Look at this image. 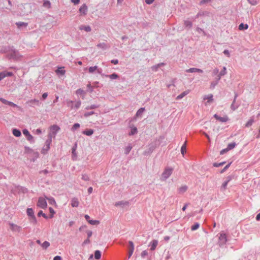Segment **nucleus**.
Instances as JSON below:
<instances>
[{"label":"nucleus","mask_w":260,"mask_h":260,"mask_svg":"<svg viewBox=\"0 0 260 260\" xmlns=\"http://www.w3.org/2000/svg\"><path fill=\"white\" fill-rule=\"evenodd\" d=\"M60 130V127L57 125H51L49 127V133L48 134L49 138H54L56 136L57 132Z\"/></svg>","instance_id":"f257e3e1"},{"label":"nucleus","mask_w":260,"mask_h":260,"mask_svg":"<svg viewBox=\"0 0 260 260\" xmlns=\"http://www.w3.org/2000/svg\"><path fill=\"white\" fill-rule=\"evenodd\" d=\"M37 205L41 208H46L47 206L46 200L43 197L39 198Z\"/></svg>","instance_id":"f03ea898"},{"label":"nucleus","mask_w":260,"mask_h":260,"mask_svg":"<svg viewBox=\"0 0 260 260\" xmlns=\"http://www.w3.org/2000/svg\"><path fill=\"white\" fill-rule=\"evenodd\" d=\"M9 228L11 231L19 233L21 231V227L13 223H9Z\"/></svg>","instance_id":"7ed1b4c3"},{"label":"nucleus","mask_w":260,"mask_h":260,"mask_svg":"<svg viewBox=\"0 0 260 260\" xmlns=\"http://www.w3.org/2000/svg\"><path fill=\"white\" fill-rule=\"evenodd\" d=\"M173 171L172 168H166L163 173L161 174V177L166 179L172 174Z\"/></svg>","instance_id":"20e7f679"},{"label":"nucleus","mask_w":260,"mask_h":260,"mask_svg":"<svg viewBox=\"0 0 260 260\" xmlns=\"http://www.w3.org/2000/svg\"><path fill=\"white\" fill-rule=\"evenodd\" d=\"M227 241L226 236L224 234H220L219 237V245L221 246L226 243Z\"/></svg>","instance_id":"39448f33"},{"label":"nucleus","mask_w":260,"mask_h":260,"mask_svg":"<svg viewBox=\"0 0 260 260\" xmlns=\"http://www.w3.org/2000/svg\"><path fill=\"white\" fill-rule=\"evenodd\" d=\"M226 68L225 67H224L223 68L222 70L218 75V78H217V81L216 82V83L214 84L211 83V85L213 87H214L217 84L218 81L220 79L221 77L222 76H223L226 74Z\"/></svg>","instance_id":"423d86ee"},{"label":"nucleus","mask_w":260,"mask_h":260,"mask_svg":"<svg viewBox=\"0 0 260 260\" xmlns=\"http://www.w3.org/2000/svg\"><path fill=\"white\" fill-rule=\"evenodd\" d=\"M27 214L28 216H30L32 218L33 222L34 224L37 223V219L34 215V211L32 208H28L27 209Z\"/></svg>","instance_id":"0eeeda50"},{"label":"nucleus","mask_w":260,"mask_h":260,"mask_svg":"<svg viewBox=\"0 0 260 260\" xmlns=\"http://www.w3.org/2000/svg\"><path fill=\"white\" fill-rule=\"evenodd\" d=\"M51 143V140H48L46 141V145L44 148H43L42 150V153L45 154L47 152V151L50 149V145Z\"/></svg>","instance_id":"6e6552de"},{"label":"nucleus","mask_w":260,"mask_h":260,"mask_svg":"<svg viewBox=\"0 0 260 260\" xmlns=\"http://www.w3.org/2000/svg\"><path fill=\"white\" fill-rule=\"evenodd\" d=\"M13 73L12 72L4 71L0 73V81L6 77H10L13 76Z\"/></svg>","instance_id":"1a4fd4ad"},{"label":"nucleus","mask_w":260,"mask_h":260,"mask_svg":"<svg viewBox=\"0 0 260 260\" xmlns=\"http://www.w3.org/2000/svg\"><path fill=\"white\" fill-rule=\"evenodd\" d=\"M214 117L218 120L222 122H225L229 120V117L227 116L220 117L217 114H215Z\"/></svg>","instance_id":"9d476101"},{"label":"nucleus","mask_w":260,"mask_h":260,"mask_svg":"<svg viewBox=\"0 0 260 260\" xmlns=\"http://www.w3.org/2000/svg\"><path fill=\"white\" fill-rule=\"evenodd\" d=\"M128 243L129 245L128 258H130L131 256L132 255L134 250V244L132 241H129Z\"/></svg>","instance_id":"9b49d317"},{"label":"nucleus","mask_w":260,"mask_h":260,"mask_svg":"<svg viewBox=\"0 0 260 260\" xmlns=\"http://www.w3.org/2000/svg\"><path fill=\"white\" fill-rule=\"evenodd\" d=\"M0 101L4 104L8 105L12 107H17V105L11 102L8 101L3 98H1Z\"/></svg>","instance_id":"f8f14e48"},{"label":"nucleus","mask_w":260,"mask_h":260,"mask_svg":"<svg viewBox=\"0 0 260 260\" xmlns=\"http://www.w3.org/2000/svg\"><path fill=\"white\" fill-rule=\"evenodd\" d=\"M81 14L85 15L87 12V7L85 4L83 5L79 9Z\"/></svg>","instance_id":"ddd939ff"},{"label":"nucleus","mask_w":260,"mask_h":260,"mask_svg":"<svg viewBox=\"0 0 260 260\" xmlns=\"http://www.w3.org/2000/svg\"><path fill=\"white\" fill-rule=\"evenodd\" d=\"M186 72L187 73H193V72H198V73H203V71L202 70H201L200 69L194 68H190L188 70H186Z\"/></svg>","instance_id":"4468645a"},{"label":"nucleus","mask_w":260,"mask_h":260,"mask_svg":"<svg viewBox=\"0 0 260 260\" xmlns=\"http://www.w3.org/2000/svg\"><path fill=\"white\" fill-rule=\"evenodd\" d=\"M204 101L207 100V103H210L213 102V95L212 94H209L206 95H205L203 98Z\"/></svg>","instance_id":"2eb2a0df"},{"label":"nucleus","mask_w":260,"mask_h":260,"mask_svg":"<svg viewBox=\"0 0 260 260\" xmlns=\"http://www.w3.org/2000/svg\"><path fill=\"white\" fill-rule=\"evenodd\" d=\"M55 73L58 75H64L66 71L64 70V67H60L55 71Z\"/></svg>","instance_id":"dca6fc26"},{"label":"nucleus","mask_w":260,"mask_h":260,"mask_svg":"<svg viewBox=\"0 0 260 260\" xmlns=\"http://www.w3.org/2000/svg\"><path fill=\"white\" fill-rule=\"evenodd\" d=\"M88 71L90 73H93L95 71H97L99 73H101L100 69H99L96 66L90 67L88 69Z\"/></svg>","instance_id":"f3484780"},{"label":"nucleus","mask_w":260,"mask_h":260,"mask_svg":"<svg viewBox=\"0 0 260 260\" xmlns=\"http://www.w3.org/2000/svg\"><path fill=\"white\" fill-rule=\"evenodd\" d=\"M79 201L76 198H73L71 201V205L73 207H77L79 205Z\"/></svg>","instance_id":"a211bd4d"},{"label":"nucleus","mask_w":260,"mask_h":260,"mask_svg":"<svg viewBox=\"0 0 260 260\" xmlns=\"http://www.w3.org/2000/svg\"><path fill=\"white\" fill-rule=\"evenodd\" d=\"M158 244V241L156 240H154L151 242V247L150 249L151 250H154L155 249L157 245Z\"/></svg>","instance_id":"6ab92c4d"},{"label":"nucleus","mask_w":260,"mask_h":260,"mask_svg":"<svg viewBox=\"0 0 260 260\" xmlns=\"http://www.w3.org/2000/svg\"><path fill=\"white\" fill-rule=\"evenodd\" d=\"M23 134L24 135L28 137L27 138V139L28 140H31L32 139V136L31 135H30L29 132H28V130H27V129H23Z\"/></svg>","instance_id":"aec40b11"},{"label":"nucleus","mask_w":260,"mask_h":260,"mask_svg":"<svg viewBox=\"0 0 260 260\" xmlns=\"http://www.w3.org/2000/svg\"><path fill=\"white\" fill-rule=\"evenodd\" d=\"M13 134L15 137H19L21 136V133L19 130L17 129H14L13 130Z\"/></svg>","instance_id":"412c9836"},{"label":"nucleus","mask_w":260,"mask_h":260,"mask_svg":"<svg viewBox=\"0 0 260 260\" xmlns=\"http://www.w3.org/2000/svg\"><path fill=\"white\" fill-rule=\"evenodd\" d=\"M188 93H189L188 91H185L183 92H182V93H181L180 94H179V95H178L176 98V99L177 100L181 99L183 98L184 96L187 95Z\"/></svg>","instance_id":"4be33fe9"},{"label":"nucleus","mask_w":260,"mask_h":260,"mask_svg":"<svg viewBox=\"0 0 260 260\" xmlns=\"http://www.w3.org/2000/svg\"><path fill=\"white\" fill-rule=\"evenodd\" d=\"M101 257L100 251L96 250L94 252V258L95 259H99Z\"/></svg>","instance_id":"5701e85b"},{"label":"nucleus","mask_w":260,"mask_h":260,"mask_svg":"<svg viewBox=\"0 0 260 260\" xmlns=\"http://www.w3.org/2000/svg\"><path fill=\"white\" fill-rule=\"evenodd\" d=\"M93 133V131L91 129H87L83 132V134H85L87 136H91Z\"/></svg>","instance_id":"b1692460"},{"label":"nucleus","mask_w":260,"mask_h":260,"mask_svg":"<svg viewBox=\"0 0 260 260\" xmlns=\"http://www.w3.org/2000/svg\"><path fill=\"white\" fill-rule=\"evenodd\" d=\"M186 142L185 143L181 146V153L182 155H184L185 153L186 152Z\"/></svg>","instance_id":"393cba45"},{"label":"nucleus","mask_w":260,"mask_h":260,"mask_svg":"<svg viewBox=\"0 0 260 260\" xmlns=\"http://www.w3.org/2000/svg\"><path fill=\"white\" fill-rule=\"evenodd\" d=\"M248 27V25L247 24H244L243 23H241L239 25V30H243L244 29H247Z\"/></svg>","instance_id":"a878e982"},{"label":"nucleus","mask_w":260,"mask_h":260,"mask_svg":"<svg viewBox=\"0 0 260 260\" xmlns=\"http://www.w3.org/2000/svg\"><path fill=\"white\" fill-rule=\"evenodd\" d=\"M231 179H232L231 177L229 176L228 177V180L226 181H225L224 183H223V184L222 185V187L225 189L226 188L229 182L231 180Z\"/></svg>","instance_id":"bb28decb"},{"label":"nucleus","mask_w":260,"mask_h":260,"mask_svg":"<svg viewBox=\"0 0 260 260\" xmlns=\"http://www.w3.org/2000/svg\"><path fill=\"white\" fill-rule=\"evenodd\" d=\"M81 30H85L87 32H89L91 31V28L89 26H82L80 27Z\"/></svg>","instance_id":"cd10ccee"},{"label":"nucleus","mask_w":260,"mask_h":260,"mask_svg":"<svg viewBox=\"0 0 260 260\" xmlns=\"http://www.w3.org/2000/svg\"><path fill=\"white\" fill-rule=\"evenodd\" d=\"M88 222L91 225H98L100 223V221L96 220H88Z\"/></svg>","instance_id":"c85d7f7f"},{"label":"nucleus","mask_w":260,"mask_h":260,"mask_svg":"<svg viewBox=\"0 0 260 260\" xmlns=\"http://www.w3.org/2000/svg\"><path fill=\"white\" fill-rule=\"evenodd\" d=\"M106 77H109V78H110L111 79H115L117 78L118 76L116 74L113 73L111 75H106Z\"/></svg>","instance_id":"c756f323"},{"label":"nucleus","mask_w":260,"mask_h":260,"mask_svg":"<svg viewBox=\"0 0 260 260\" xmlns=\"http://www.w3.org/2000/svg\"><path fill=\"white\" fill-rule=\"evenodd\" d=\"M50 246V243L47 241L44 242L42 244V246L43 248L46 249Z\"/></svg>","instance_id":"7c9ffc66"},{"label":"nucleus","mask_w":260,"mask_h":260,"mask_svg":"<svg viewBox=\"0 0 260 260\" xmlns=\"http://www.w3.org/2000/svg\"><path fill=\"white\" fill-rule=\"evenodd\" d=\"M235 146H236V143L235 142H233V143L229 144L227 148L229 151L230 150L233 149L235 147Z\"/></svg>","instance_id":"2f4dec72"},{"label":"nucleus","mask_w":260,"mask_h":260,"mask_svg":"<svg viewBox=\"0 0 260 260\" xmlns=\"http://www.w3.org/2000/svg\"><path fill=\"white\" fill-rule=\"evenodd\" d=\"M137 133V128L136 127H132L129 135H133Z\"/></svg>","instance_id":"473e14b6"},{"label":"nucleus","mask_w":260,"mask_h":260,"mask_svg":"<svg viewBox=\"0 0 260 260\" xmlns=\"http://www.w3.org/2000/svg\"><path fill=\"white\" fill-rule=\"evenodd\" d=\"M47 200H48L49 203L50 204H51V205H56V202H55V200L54 199V198H47Z\"/></svg>","instance_id":"72a5a7b5"},{"label":"nucleus","mask_w":260,"mask_h":260,"mask_svg":"<svg viewBox=\"0 0 260 260\" xmlns=\"http://www.w3.org/2000/svg\"><path fill=\"white\" fill-rule=\"evenodd\" d=\"M199 226H200L199 223H196L191 226V229L192 231H195V230H197L199 228Z\"/></svg>","instance_id":"f704fd0d"},{"label":"nucleus","mask_w":260,"mask_h":260,"mask_svg":"<svg viewBox=\"0 0 260 260\" xmlns=\"http://www.w3.org/2000/svg\"><path fill=\"white\" fill-rule=\"evenodd\" d=\"M43 6L44 7H47L48 8H50L51 6V4L49 1H45L43 3Z\"/></svg>","instance_id":"c9c22d12"},{"label":"nucleus","mask_w":260,"mask_h":260,"mask_svg":"<svg viewBox=\"0 0 260 260\" xmlns=\"http://www.w3.org/2000/svg\"><path fill=\"white\" fill-rule=\"evenodd\" d=\"M144 110H145V109L144 108H141L140 109H139L136 114L137 116H138L140 115L141 114L143 113V112L144 111Z\"/></svg>","instance_id":"e433bc0d"},{"label":"nucleus","mask_w":260,"mask_h":260,"mask_svg":"<svg viewBox=\"0 0 260 260\" xmlns=\"http://www.w3.org/2000/svg\"><path fill=\"white\" fill-rule=\"evenodd\" d=\"M253 122V119H250V120H249L247 122L245 126L246 127H249V126H251Z\"/></svg>","instance_id":"4c0bfd02"},{"label":"nucleus","mask_w":260,"mask_h":260,"mask_svg":"<svg viewBox=\"0 0 260 260\" xmlns=\"http://www.w3.org/2000/svg\"><path fill=\"white\" fill-rule=\"evenodd\" d=\"M38 216H43L44 218H47V216L45 215V214H44L42 211H40L38 213Z\"/></svg>","instance_id":"58836bf2"},{"label":"nucleus","mask_w":260,"mask_h":260,"mask_svg":"<svg viewBox=\"0 0 260 260\" xmlns=\"http://www.w3.org/2000/svg\"><path fill=\"white\" fill-rule=\"evenodd\" d=\"M77 94H80V95H84L85 92L83 90L79 89H78L76 91Z\"/></svg>","instance_id":"ea45409f"},{"label":"nucleus","mask_w":260,"mask_h":260,"mask_svg":"<svg viewBox=\"0 0 260 260\" xmlns=\"http://www.w3.org/2000/svg\"><path fill=\"white\" fill-rule=\"evenodd\" d=\"M49 210L50 213H51L50 218H52L54 214L55 213V211L53 210V209L51 207H50L49 208Z\"/></svg>","instance_id":"a19ab883"},{"label":"nucleus","mask_w":260,"mask_h":260,"mask_svg":"<svg viewBox=\"0 0 260 260\" xmlns=\"http://www.w3.org/2000/svg\"><path fill=\"white\" fill-rule=\"evenodd\" d=\"M187 189V187L186 186H182L179 188L180 192H184Z\"/></svg>","instance_id":"79ce46f5"},{"label":"nucleus","mask_w":260,"mask_h":260,"mask_svg":"<svg viewBox=\"0 0 260 260\" xmlns=\"http://www.w3.org/2000/svg\"><path fill=\"white\" fill-rule=\"evenodd\" d=\"M80 127V124L79 123H75L73 125L72 129L73 130H75L77 128H78Z\"/></svg>","instance_id":"37998d69"},{"label":"nucleus","mask_w":260,"mask_h":260,"mask_svg":"<svg viewBox=\"0 0 260 260\" xmlns=\"http://www.w3.org/2000/svg\"><path fill=\"white\" fill-rule=\"evenodd\" d=\"M89 177L87 175L84 174L82 176V179L84 180L87 181L89 180Z\"/></svg>","instance_id":"c03bdc74"},{"label":"nucleus","mask_w":260,"mask_h":260,"mask_svg":"<svg viewBox=\"0 0 260 260\" xmlns=\"http://www.w3.org/2000/svg\"><path fill=\"white\" fill-rule=\"evenodd\" d=\"M28 103H29V104H35V103H39V101L38 100H30L28 102Z\"/></svg>","instance_id":"a18cd8bd"},{"label":"nucleus","mask_w":260,"mask_h":260,"mask_svg":"<svg viewBox=\"0 0 260 260\" xmlns=\"http://www.w3.org/2000/svg\"><path fill=\"white\" fill-rule=\"evenodd\" d=\"M225 162H221V163H214L213 164V166L215 167H220V166H222Z\"/></svg>","instance_id":"49530a36"},{"label":"nucleus","mask_w":260,"mask_h":260,"mask_svg":"<svg viewBox=\"0 0 260 260\" xmlns=\"http://www.w3.org/2000/svg\"><path fill=\"white\" fill-rule=\"evenodd\" d=\"M212 0H202L200 2L201 4H204L205 3H208L212 1Z\"/></svg>","instance_id":"de8ad7c7"},{"label":"nucleus","mask_w":260,"mask_h":260,"mask_svg":"<svg viewBox=\"0 0 260 260\" xmlns=\"http://www.w3.org/2000/svg\"><path fill=\"white\" fill-rule=\"evenodd\" d=\"M229 151V150L228 149V148H225V149H222L220 152V154L221 155H222L224 153H226L228 151Z\"/></svg>","instance_id":"09e8293b"},{"label":"nucleus","mask_w":260,"mask_h":260,"mask_svg":"<svg viewBox=\"0 0 260 260\" xmlns=\"http://www.w3.org/2000/svg\"><path fill=\"white\" fill-rule=\"evenodd\" d=\"M93 114H94V112L93 111H91V112H87V113H85L84 116L85 117H88V116H89L90 115H92Z\"/></svg>","instance_id":"8fccbe9b"},{"label":"nucleus","mask_w":260,"mask_h":260,"mask_svg":"<svg viewBox=\"0 0 260 260\" xmlns=\"http://www.w3.org/2000/svg\"><path fill=\"white\" fill-rule=\"evenodd\" d=\"M81 105V102L79 101V102H77L75 105V107L77 109L79 108L80 107Z\"/></svg>","instance_id":"3c124183"},{"label":"nucleus","mask_w":260,"mask_h":260,"mask_svg":"<svg viewBox=\"0 0 260 260\" xmlns=\"http://www.w3.org/2000/svg\"><path fill=\"white\" fill-rule=\"evenodd\" d=\"M86 233H87V235L88 236V238H89L92 236V231L89 230V231H87Z\"/></svg>","instance_id":"603ef678"},{"label":"nucleus","mask_w":260,"mask_h":260,"mask_svg":"<svg viewBox=\"0 0 260 260\" xmlns=\"http://www.w3.org/2000/svg\"><path fill=\"white\" fill-rule=\"evenodd\" d=\"M16 24L17 25V26L18 27H20V26H26V25L25 24V23L24 22H19V23H17Z\"/></svg>","instance_id":"864d4df0"},{"label":"nucleus","mask_w":260,"mask_h":260,"mask_svg":"<svg viewBox=\"0 0 260 260\" xmlns=\"http://www.w3.org/2000/svg\"><path fill=\"white\" fill-rule=\"evenodd\" d=\"M203 134L206 137V138L208 139L209 142H210V138L209 136L205 132H203Z\"/></svg>","instance_id":"5fc2aeb1"},{"label":"nucleus","mask_w":260,"mask_h":260,"mask_svg":"<svg viewBox=\"0 0 260 260\" xmlns=\"http://www.w3.org/2000/svg\"><path fill=\"white\" fill-rule=\"evenodd\" d=\"M218 72H219V70L217 68L214 69V70L213 71V73L215 75L218 74Z\"/></svg>","instance_id":"6e6d98bb"},{"label":"nucleus","mask_w":260,"mask_h":260,"mask_svg":"<svg viewBox=\"0 0 260 260\" xmlns=\"http://www.w3.org/2000/svg\"><path fill=\"white\" fill-rule=\"evenodd\" d=\"M146 255H147V252L146 251V250H144L141 253V256L142 257H144L145 256H146Z\"/></svg>","instance_id":"4d7b16f0"},{"label":"nucleus","mask_w":260,"mask_h":260,"mask_svg":"<svg viewBox=\"0 0 260 260\" xmlns=\"http://www.w3.org/2000/svg\"><path fill=\"white\" fill-rule=\"evenodd\" d=\"M223 53L227 55L228 56H230V53L228 50H224Z\"/></svg>","instance_id":"13d9d810"},{"label":"nucleus","mask_w":260,"mask_h":260,"mask_svg":"<svg viewBox=\"0 0 260 260\" xmlns=\"http://www.w3.org/2000/svg\"><path fill=\"white\" fill-rule=\"evenodd\" d=\"M154 0H145V2L147 4H152L154 2Z\"/></svg>","instance_id":"bf43d9fd"},{"label":"nucleus","mask_w":260,"mask_h":260,"mask_svg":"<svg viewBox=\"0 0 260 260\" xmlns=\"http://www.w3.org/2000/svg\"><path fill=\"white\" fill-rule=\"evenodd\" d=\"M71 2L74 4H78L80 2V0H71Z\"/></svg>","instance_id":"052dcab7"},{"label":"nucleus","mask_w":260,"mask_h":260,"mask_svg":"<svg viewBox=\"0 0 260 260\" xmlns=\"http://www.w3.org/2000/svg\"><path fill=\"white\" fill-rule=\"evenodd\" d=\"M111 63L114 64H117L118 62V61L117 59H115V60H112L111 61Z\"/></svg>","instance_id":"680f3d73"},{"label":"nucleus","mask_w":260,"mask_h":260,"mask_svg":"<svg viewBox=\"0 0 260 260\" xmlns=\"http://www.w3.org/2000/svg\"><path fill=\"white\" fill-rule=\"evenodd\" d=\"M61 257L60 256H56L54 257L53 260H61Z\"/></svg>","instance_id":"e2e57ef3"},{"label":"nucleus","mask_w":260,"mask_h":260,"mask_svg":"<svg viewBox=\"0 0 260 260\" xmlns=\"http://www.w3.org/2000/svg\"><path fill=\"white\" fill-rule=\"evenodd\" d=\"M67 104H68L69 106H71V107H72V105L73 104V102L72 101H68L67 102Z\"/></svg>","instance_id":"0e129e2a"},{"label":"nucleus","mask_w":260,"mask_h":260,"mask_svg":"<svg viewBox=\"0 0 260 260\" xmlns=\"http://www.w3.org/2000/svg\"><path fill=\"white\" fill-rule=\"evenodd\" d=\"M48 94L47 93H44L42 95L43 99H45L47 97Z\"/></svg>","instance_id":"69168bd1"},{"label":"nucleus","mask_w":260,"mask_h":260,"mask_svg":"<svg viewBox=\"0 0 260 260\" xmlns=\"http://www.w3.org/2000/svg\"><path fill=\"white\" fill-rule=\"evenodd\" d=\"M256 219L257 220H260V213H258V214L256 215Z\"/></svg>","instance_id":"338daca9"},{"label":"nucleus","mask_w":260,"mask_h":260,"mask_svg":"<svg viewBox=\"0 0 260 260\" xmlns=\"http://www.w3.org/2000/svg\"><path fill=\"white\" fill-rule=\"evenodd\" d=\"M85 219H86L88 221V220H90L89 219L90 217H89V216L88 215H85Z\"/></svg>","instance_id":"774afa93"}]
</instances>
